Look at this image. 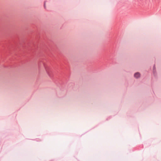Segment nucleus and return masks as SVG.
<instances>
[{
  "instance_id": "f257e3e1",
  "label": "nucleus",
  "mask_w": 161,
  "mask_h": 161,
  "mask_svg": "<svg viewBox=\"0 0 161 161\" xmlns=\"http://www.w3.org/2000/svg\"><path fill=\"white\" fill-rule=\"evenodd\" d=\"M140 74L139 73L137 72L134 74V77L136 78H138L140 76Z\"/></svg>"
}]
</instances>
